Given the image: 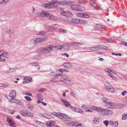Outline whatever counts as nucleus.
I'll use <instances>...</instances> for the list:
<instances>
[{
	"label": "nucleus",
	"mask_w": 127,
	"mask_h": 127,
	"mask_svg": "<svg viewBox=\"0 0 127 127\" xmlns=\"http://www.w3.org/2000/svg\"><path fill=\"white\" fill-rule=\"evenodd\" d=\"M78 5H71V8L73 10H77V7Z\"/></svg>",
	"instance_id": "nucleus-28"
},
{
	"label": "nucleus",
	"mask_w": 127,
	"mask_h": 127,
	"mask_svg": "<svg viewBox=\"0 0 127 127\" xmlns=\"http://www.w3.org/2000/svg\"><path fill=\"white\" fill-rule=\"evenodd\" d=\"M35 123L37 124L38 125H40L43 123H42L37 121H36Z\"/></svg>",
	"instance_id": "nucleus-58"
},
{
	"label": "nucleus",
	"mask_w": 127,
	"mask_h": 127,
	"mask_svg": "<svg viewBox=\"0 0 127 127\" xmlns=\"http://www.w3.org/2000/svg\"><path fill=\"white\" fill-rule=\"evenodd\" d=\"M61 100L64 103L66 107H68L69 108H73L72 106L67 101L63 99H61Z\"/></svg>",
	"instance_id": "nucleus-9"
},
{
	"label": "nucleus",
	"mask_w": 127,
	"mask_h": 127,
	"mask_svg": "<svg viewBox=\"0 0 127 127\" xmlns=\"http://www.w3.org/2000/svg\"><path fill=\"white\" fill-rule=\"evenodd\" d=\"M33 114L32 113L30 112H27V116L26 117H33Z\"/></svg>",
	"instance_id": "nucleus-42"
},
{
	"label": "nucleus",
	"mask_w": 127,
	"mask_h": 127,
	"mask_svg": "<svg viewBox=\"0 0 127 127\" xmlns=\"http://www.w3.org/2000/svg\"><path fill=\"white\" fill-rule=\"evenodd\" d=\"M45 40L44 38H37L32 39L31 41L34 44H37L38 43L43 42Z\"/></svg>",
	"instance_id": "nucleus-3"
},
{
	"label": "nucleus",
	"mask_w": 127,
	"mask_h": 127,
	"mask_svg": "<svg viewBox=\"0 0 127 127\" xmlns=\"http://www.w3.org/2000/svg\"><path fill=\"white\" fill-rule=\"evenodd\" d=\"M68 79L67 76L64 75H61L60 81L63 82L65 84V82Z\"/></svg>",
	"instance_id": "nucleus-16"
},
{
	"label": "nucleus",
	"mask_w": 127,
	"mask_h": 127,
	"mask_svg": "<svg viewBox=\"0 0 127 127\" xmlns=\"http://www.w3.org/2000/svg\"><path fill=\"white\" fill-rule=\"evenodd\" d=\"M16 100L17 104H19L20 105H21V102L18 99H16Z\"/></svg>",
	"instance_id": "nucleus-62"
},
{
	"label": "nucleus",
	"mask_w": 127,
	"mask_h": 127,
	"mask_svg": "<svg viewBox=\"0 0 127 127\" xmlns=\"http://www.w3.org/2000/svg\"><path fill=\"white\" fill-rule=\"evenodd\" d=\"M63 66L66 69H69L72 67V65L70 63L66 62L64 64Z\"/></svg>",
	"instance_id": "nucleus-19"
},
{
	"label": "nucleus",
	"mask_w": 127,
	"mask_h": 127,
	"mask_svg": "<svg viewBox=\"0 0 127 127\" xmlns=\"http://www.w3.org/2000/svg\"><path fill=\"white\" fill-rule=\"evenodd\" d=\"M105 86L109 92L113 93L114 91V90L112 86L108 83H106L104 84Z\"/></svg>",
	"instance_id": "nucleus-4"
},
{
	"label": "nucleus",
	"mask_w": 127,
	"mask_h": 127,
	"mask_svg": "<svg viewBox=\"0 0 127 127\" xmlns=\"http://www.w3.org/2000/svg\"><path fill=\"white\" fill-rule=\"evenodd\" d=\"M105 70L106 71H107V74L108 76L111 77L113 79L117 81L118 80V79L116 77L112 75V74L111 73V72L110 69L106 68L105 69Z\"/></svg>",
	"instance_id": "nucleus-5"
},
{
	"label": "nucleus",
	"mask_w": 127,
	"mask_h": 127,
	"mask_svg": "<svg viewBox=\"0 0 127 127\" xmlns=\"http://www.w3.org/2000/svg\"><path fill=\"white\" fill-rule=\"evenodd\" d=\"M46 47L49 53L50 52L53 48V46L51 45H50L47 46Z\"/></svg>",
	"instance_id": "nucleus-29"
},
{
	"label": "nucleus",
	"mask_w": 127,
	"mask_h": 127,
	"mask_svg": "<svg viewBox=\"0 0 127 127\" xmlns=\"http://www.w3.org/2000/svg\"><path fill=\"white\" fill-rule=\"evenodd\" d=\"M25 98L27 100L29 101H31V99L30 97L28 96H25Z\"/></svg>",
	"instance_id": "nucleus-53"
},
{
	"label": "nucleus",
	"mask_w": 127,
	"mask_h": 127,
	"mask_svg": "<svg viewBox=\"0 0 127 127\" xmlns=\"http://www.w3.org/2000/svg\"><path fill=\"white\" fill-rule=\"evenodd\" d=\"M23 94L25 95H28L30 96H32V94L30 93L29 92L25 91L23 92Z\"/></svg>",
	"instance_id": "nucleus-44"
},
{
	"label": "nucleus",
	"mask_w": 127,
	"mask_h": 127,
	"mask_svg": "<svg viewBox=\"0 0 127 127\" xmlns=\"http://www.w3.org/2000/svg\"><path fill=\"white\" fill-rule=\"evenodd\" d=\"M94 123L95 124H97L99 122V121L98 119L97 118H94L93 120Z\"/></svg>",
	"instance_id": "nucleus-40"
},
{
	"label": "nucleus",
	"mask_w": 127,
	"mask_h": 127,
	"mask_svg": "<svg viewBox=\"0 0 127 127\" xmlns=\"http://www.w3.org/2000/svg\"><path fill=\"white\" fill-rule=\"evenodd\" d=\"M71 45L74 46H79V45H78V44L80 45H82V44L81 43H77L76 42H71Z\"/></svg>",
	"instance_id": "nucleus-32"
},
{
	"label": "nucleus",
	"mask_w": 127,
	"mask_h": 127,
	"mask_svg": "<svg viewBox=\"0 0 127 127\" xmlns=\"http://www.w3.org/2000/svg\"><path fill=\"white\" fill-rule=\"evenodd\" d=\"M24 79L26 80L27 81H28L29 82H31L32 79V78L30 77L26 76L24 78Z\"/></svg>",
	"instance_id": "nucleus-39"
},
{
	"label": "nucleus",
	"mask_w": 127,
	"mask_h": 127,
	"mask_svg": "<svg viewBox=\"0 0 127 127\" xmlns=\"http://www.w3.org/2000/svg\"><path fill=\"white\" fill-rule=\"evenodd\" d=\"M113 122L112 121H109V124L111 126H113Z\"/></svg>",
	"instance_id": "nucleus-64"
},
{
	"label": "nucleus",
	"mask_w": 127,
	"mask_h": 127,
	"mask_svg": "<svg viewBox=\"0 0 127 127\" xmlns=\"http://www.w3.org/2000/svg\"><path fill=\"white\" fill-rule=\"evenodd\" d=\"M20 113V114L23 115V116H27V112H25L23 110H22L19 111Z\"/></svg>",
	"instance_id": "nucleus-35"
},
{
	"label": "nucleus",
	"mask_w": 127,
	"mask_h": 127,
	"mask_svg": "<svg viewBox=\"0 0 127 127\" xmlns=\"http://www.w3.org/2000/svg\"><path fill=\"white\" fill-rule=\"evenodd\" d=\"M110 71L111 72V73L113 74H116V73L115 71L114 70H110Z\"/></svg>",
	"instance_id": "nucleus-59"
},
{
	"label": "nucleus",
	"mask_w": 127,
	"mask_h": 127,
	"mask_svg": "<svg viewBox=\"0 0 127 127\" xmlns=\"http://www.w3.org/2000/svg\"><path fill=\"white\" fill-rule=\"evenodd\" d=\"M65 115L62 113H58L57 114V116L58 118L63 120Z\"/></svg>",
	"instance_id": "nucleus-26"
},
{
	"label": "nucleus",
	"mask_w": 127,
	"mask_h": 127,
	"mask_svg": "<svg viewBox=\"0 0 127 127\" xmlns=\"http://www.w3.org/2000/svg\"><path fill=\"white\" fill-rule=\"evenodd\" d=\"M76 125V122H70L67 124V125L69 127H72Z\"/></svg>",
	"instance_id": "nucleus-27"
},
{
	"label": "nucleus",
	"mask_w": 127,
	"mask_h": 127,
	"mask_svg": "<svg viewBox=\"0 0 127 127\" xmlns=\"http://www.w3.org/2000/svg\"><path fill=\"white\" fill-rule=\"evenodd\" d=\"M92 109L98 112H101L103 116H109L113 114V111L111 109L108 108H104L97 107L93 106Z\"/></svg>",
	"instance_id": "nucleus-1"
},
{
	"label": "nucleus",
	"mask_w": 127,
	"mask_h": 127,
	"mask_svg": "<svg viewBox=\"0 0 127 127\" xmlns=\"http://www.w3.org/2000/svg\"><path fill=\"white\" fill-rule=\"evenodd\" d=\"M127 94V92L126 91H124L122 93L121 95L123 96H124Z\"/></svg>",
	"instance_id": "nucleus-56"
},
{
	"label": "nucleus",
	"mask_w": 127,
	"mask_h": 127,
	"mask_svg": "<svg viewBox=\"0 0 127 127\" xmlns=\"http://www.w3.org/2000/svg\"><path fill=\"white\" fill-rule=\"evenodd\" d=\"M37 97L38 99L40 100H42L43 99V96L41 94H39L37 95Z\"/></svg>",
	"instance_id": "nucleus-43"
},
{
	"label": "nucleus",
	"mask_w": 127,
	"mask_h": 127,
	"mask_svg": "<svg viewBox=\"0 0 127 127\" xmlns=\"http://www.w3.org/2000/svg\"><path fill=\"white\" fill-rule=\"evenodd\" d=\"M102 100L104 102L107 104L108 103V102L110 100H109L107 98L105 97H102Z\"/></svg>",
	"instance_id": "nucleus-36"
},
{
	"label": "nucleus",
	"mask_w": 127,
	"mask_h": 127,
	"mask_svg": "<svg viewBox=\"0 0 127 127\" xmlns=\"http://www.w3.org/2000/svg\"><path fill=\"white\" fill-rule=\"evenodd\" d=\"M54 47L58 50H61L64 48V47L62 45H57L55 46Z\"/></svg>",
	"instance_id": "nucleus-41"
},
{
	"label": "nucleus",
	"mask_w": 127,
	"mask_h": 127,
	"mask_svg": "<svg viewBox=\"0 0 127 127\" xmlns=\"http://www.w3.org/2000/svg\"><path fill=\"white\" fill-rule=\"evenodd\" d=\"M72 109L73 111L78 113H82L83 112L82 109L79 108H76L75 107L73 108Z\"/></svg>",
	"instance_id": "nucleus-20"
},
{
	"label": "nucleus",
	"mask_w": 127,
	"mask_h": 127,
	"mask_svg": "<svg viewBox=\"0 0 127 127\" xmlns=\"http://www.w3.org/2000/svg\"><path fill=\"white\" fill-rule=\"evenodd\" d=\"M61 74L56 75L53 77L51 80L52 82H55L60 81Z\"/></svg>",
	"instance_id": "nucleus-6"
},
{
	"label": "nucleus",
	"mask_w": 127,
	"mask_h": 127,
	"mask_svg": "<svg viewBox=\"0 0 127 127\" xmlns=\"http://www.w3.org/2000/svg\"><path fill=\"white\" fill-rule=\"evenodd\" d=\"M61 14L67 17H70L72 15V14L71 12L67 11L61 12Z\"/></svg>",
	"instance_id": "nucleus-11"
},
{
	"label": "nucleus",
	"mask_w": 127,
	"mask_h": 127,
	"mask_svg": "<svg viewBox=\"0 0 127 127\" xmlns=\"http://www.w3.org/2000/svg\"><path fill=\"white\" fill-rule=\"evenodd\" d=\"M70 94L73 96L75 97V94L73 92L71 91L70 92Z\"/></svg>",
	"instance_id": "nucleus-57"
},
{
	"label": "nucleus",
	"mask_w": 127,
	"mask_h": 127,
	"mask_svg": "<svg viewBox=\"0 0 127 127\" xmlns=\"http://www.w3.org/2000/svg\"><path fill=\"white\" fill-rule=\"evenodd\" d=\"M127 119V114H124L123 116L122 119L125 120Z\"/></svg>",
	"instance_id": "nucleus-52"
},
{
	"label": "nucleus",
	"mask_w": 127,
	"mask_h": 127,
	"mask_svg": "<svg viewBox=\"0 0 127 127\" xmlns=\"http://www.w3.org/2000/svg\"><path fill=\"white\" fill-rule=\"evenodd\" d=\"M0 55V61L5 62V60L9 57V55L6 53L3 52L2 51Z\"/></svg>",
	"instance_id": "nucleus-2"
},
{
	"label": "nucleus",
	"mask_w": 127,
	"mask_h": 127,
	"mask_svg": "<svg viewBox=\"0 0 127 127\" xmlns=\"http://www.w3.org/2000/svg\"><path fill=\"white\" fill-rule=\"evenodd\" d=\"M79 21L80 24H87V21L82 19H79Z\"/></svg>",
	"instance_id": "nucleus-37"
},
{
	"label": "nucleus",
	"mask_w": 127,
	"mask_h": 127,
	"mask_svg": "<svg viewBox=\"0 0 127 127\" xmlns=\"http://www.w3.org/2000/svg\"><path fill=\"white\" fill-rule=\"evenodd\" d=\"M107 104L109 105V106H110L111 108H113L114 105V104L113 103H112L111 101L110 100L108 102V103Z\"/></svg>",
	"instance_id": "nucleus-33"
},
{
	"label": "nucleus",
	"mask_w": 127,
	"mask_h": 127,
	"mask_svg": "<svg viewBox=\"0 0 127 127\" xmlns=\"http://www.w3.org/2000/svg\"><path fill=\"white\" fill-rule=\"evenodd\" d=\"M39 50L44 53H49L46 47L45 48H39Z\"/></svg>",
	"instance_id": "nucleus-22"
},
{
	"label": "nucleus",
	"mask_w": 127,
	"mask_h": 127,
	"mask_svg": "<svg viewBox=\"0 0 127 127\" xmlns=\"http://www.w3.org/2000/svg\"><path fill=\"white\" fill-rule=\"evenodd\" d=\"M75 4L74 2V1H69V4L70 5V6L71 7V5H74Z\"/></svg>",
	"instance_id": "nucleus-55"
},
{
	"label": "nucleus",
	"mask_w": 127,
	"mask_h": 127,
	"mask_svg": "<svg viewBox=\"0 0 127 127\" xmlns=\"http://www.w3.org/2000/svg\"><path fill=\"white\" fill-rule=\"evenodd\" d=\"M77 11H83L84 10V8L82 6L80 5H78Z\"/></svg>",
	"instance_id": "nucleus-38"
},
{
	"label": "nucleus",
	"mask_w": 127,
	"mask_h": 127,
	"mask_svg": "<svg viewBox=\"0 0 127 127\" xmlns=\"http://www.w3.org/2000/svg\"><path fill=\"white\" fill-rule=\"evenodd\" d=\"M52 3L53 2L50 3H46L43 4V6L44 7L49 8H53Z\"/></svg>",
	"instance_id": "nucleus-12"
},
{
	"label": "nucleus",
	"mask_w": 127,
	"mask_h": 127,
	"mask_svg": "<svg viewBox=\"0 0 127 127\" xmlns=\"http://www.w3.org/2000/svg\"><path fill=\"white\" fill-rule=\"evenodd\" d=\"M59 71L61 72H64L65 71V69H59Z\"/></svg>",
	"instance_id": "nucleus-63"
},
{
	"label": "nucleus",
	"mask_w": 127,
	"mask_h": 127,
	"mask_svg": "<svg viewBox=\"0 0 127 127\" xmlns=\"http://www.w3.org/2000/svg\"><path fill=\"white\" fill-rule=\"evenodd\" d=\"M47 31L49 32H52L54 31L53 29L52 26L49 27L48 29V30Z\"/></svg>",
	"instance_id": "nucleus-51"
},
{
	"label": "nucleus",
	"mask_w": 127,
	"mask_h": 127,
	"mask_svg": "<svg viewBox=\"0 0 127 127\" xmlns=\"http://www.w3.org/2000/svg\"><path fill=\"white\" fill-rule=\"evenodd\" d=\"M76 125H75L76 126V127H82V125L81 124H77V123L76 122Z\"/></svg>",
	"instance_id": "nucleus-61"
},
{
	"label": "nucleus",
	"mask_w": 127,
	"mask_h": 127,
	"mask_svg": "<svg viewBox=\"0 0 127 127\" xmlns=\"http://www.w3.org/2000/svg\"><path fill=\"white\" fill-rule=\"evenodd\" d=\"M90 49L92 51H97L100 50V46L92 47L90 48Z\"/></svg>",
	"instance_id": "nucleus-18"
},
{
	"label": "nucleus",
	"mask_w": 127,
	"mask_h": 127,
	"mask_svg": "<svg viewBox=\"0 0 127 127\" xmlns=\"http://www.w3.org/2000/svg\"><path fill=\"white\" fill-rule=\"evenodd\" d=\"M74 83V81L68 78L66 81L65 82V84L68 85H73Z\"/></svg>",
	"instance_id": "nucleus-21"
},
{
	"label": "nucleus",
	"mask_w": 127,
	"mask_h": 127,
	"mask_svg": "<svg viewBox=\"0 0 127 127\" xmlns=\"http://www.w3.org/2000/svg\"><path fill=\"white\" fill-rule=\"evenodd\" d=\"M55 121H48L46 122V125L47 126L50 127L54 126L55 124Z\"/></svg>",
	"instance_id": "nucleus-23"
},
{
	"label": "nucleus",
	"mask_w": 127,
	"mask_h": 127,
	"mask_svg": "<svg viewBox=\"0 0 127 127\" xmlns=\"http://www.w3.org/2000/svg\"><path fill=\"white\" fill-rule=\"evenodd\" d=\"M46 17L53 20H55L57 19L56 16L46 12Z\"/></svg>",
	"instance_id": "nucleus-10"
},
{
	"label": "nucleus",
	"mask_w": 127,
	"mask_h": 127,
	"mask_svg": "<svg viewBox=\"0 0 127 127\" xmlns=\"http://www.w3.org/2000/svg\"><path fill=\"white\" fill-rule=\"evenodd\" d=\"M79 19H72L71 20V22H72L78 24L79 23Z\"/></svg>",
	"instance_id": "nucleus-31"
},
{
	"label": "nucleus",
	"mask_w": 127,
	"mask_h": 127,
	"mask_svg": "<svg viewBox=\"0 0 127 127\" xmlns=\"http://www.w3.org/2000/svg\"><path fill=\"white\" fill-rule=\"evenodd\" d=\"M90 3L95 9L96 8L95 7L98 5V3L97 2H95L92 0H91L90 1Z\"/></svg>",
	"instance_id": "nucleus-25"
},
{
	"label": "nucleus",
	"mask_w": 127,
	"mask_h": 127,
	"mask_svg": "<svg viewBox=\"0 0 127 127\" xmlns=\"http://www.w3.org/2000/svg\"><path fill=\"white\" fill-rule=\"evenodd\" d=\"M77 16L79 17L84 18H88L90 17L89 14L83 13H78L77 14Z\"/></svg>",
	"instance_id": "nucleus-7"
},
{
	"label": "nucleus",
	"mask_w": 127,
	"mask_h": 127,
	"mask_svg": "<svg viewBox=\"0 0 127 127\" xmlns=\"http://www.w3.org/2000/svg\"><path fill=\"white\" fill-rule=\"evenodd\" d=\"M46 12H38L35 13V14L38 16L43 17H46Z\"/></svg>",
	"instance_id": "nucleus-17"
},
{
	"label": "nucleus",
	"mask_w": 127,
	"mask_h": 127,
	"mask_svg": "<svg viewBox=\"0 0 127 127\" xmlns=\"http://www.w3.org/2000/svg\"><path fill=\"white\" fill-rule=\"evenodd\" d=\"M71 120V118L69 116L65 115L64 116L63 120L68 121Z\"/></svg>",
	"instance_id": "nucleus-24"
},
{
	"label": "nucleus",
	"mask_w": 127,
	"mask_h": 127,
	"mask_svg": "<svg viewBox=\"0 0 127 127\" xmlns=\"http://www.w3.org/2000/svg\"><path fill=\"white\" fill-rule=\"evenodd\" d=\"M95 28L96 30L98 31L101 30V27L99 24L95 25Z\"/></svg>",
	"instance_id": "nucleus-34"
},
{
	"label": "nucleus",
	"mask_w": 127,
	"mask_h": 127,
	"mask_svg": "<svg viewBox=\"0 0 127 127\" xmlns=\"http://www.w3.org/2000/svg\"><path fill=\"white\" fill-rule=\"evenodd\" d=\"M121 44L127 46V44L126 43V42L124 41L121 42Z\"/></svg>",
	"instance_id": "nucleus-60"
},
{
	"label": "nucleus",
	"mask_w": 127,
	"mask_h": 127,
	"mask_svg": "<svg viewBox=\"0 0 127 127\" xmlns=\"http://www.w3.org/2000/svg\"><path fill=\"white\" fill-rule=\"evenodd\" d=\"M7 121L9 123L8 124L11 127H15V125L14 122L9 118H7Z\"/></svg>",
	"instance_id": "nucleus-14"
},
{
	"label": "nucleus",
	"mask_w": 127,
	"mask_h": 127,
	"mask_svg": "<svg viewBox=\"0 0 127 127\" xmlns=\"http://www.w3.org/2000/svg\"><path fill=\"white\" fill-rule=\"evenodd\" d=\"M118 125V123L117 121H115L113 123V126H112L116 127H117Z\"/></svg>",
	"instance_id": "nucleus-48"
},
{
	"label": "nucleus",
	"mask_w": 127,
	"mask_h": 127,
	"mask_svg": "<svg viewBox=\"0 0 127 127\" xmlns=\"http://www.w3.org/2000/svg\"><path fill=\"white\" fill-rule=\"evenodd\" d=\"M14 71V69L13 68H10L9 69H8L5 71V72L6 73H12Z\"/></svg>",
	"instance_id": "nucleus-30"
},
{
	"label": "nucleus",
	"mask_w": 127,
	"mask_h": 127,
	"mask_svg": "<svg viewBox=\"0 0 127 127\" xmlns=\"http://www.w3.org/2000/svg\"><path fill=\"white\" fill-rule=\"evenodd\" d=\"M63 3V2H58L57 0H56L55 1H53L52 4L53 5V8L57 7L58 6H59V5H61L62 3Z\"/></svg>",
	"instance_id": "nucleus-13"
},
{
	"label": "nucleus",
	"mask_w": 127,
	"mask_h": 127,
	"mask_svg": "<svg viewBox=\"0 0 127 127\" xmlns=\"http://www.w3.org/2000/svg\"><path fill=\"white\" fill-rule=\"evenodd\" d=\"M46 34L45 32L44 31H42L38 32L37 34L38 35H44Z\"/></svg>",
	"instance_id": "nucleus-46"
},
{
	"label": "nucleus",
	"mask_w": 127,
	"mask_h": 127,
	"mask_svg": "<svg viewBox=\"0 0 127 127\" xmlns=\"http://www.w3.org/2000/svg\"><path fill=\"white\" fill-rule=\"evenodd\" d=\"M9 0H0V3H2L4 2L5 3L9 1Z\"/></svg>",
	"instance_id": "nucleus-54"
},
{
	"label": "nucleus",
	"mask_w": 127,
	"mask_h": 127,
	"mask_svg": "<svg viewBox=\"0 0 127 127\" xmlns=\"http://www.w3.org/2000/svg\"><path fill=\"white\" fill-rule=\"evenodd\" d=\"M16 93L15 90H12L10 91L9 96L12 99H14L16 97Z\"/></svg>",
	"instance_id": "nucleus-8"
},
{
	"label": "nucleus",
	"mask_w": 127,
	"mask_h": 127,
	"mask_svg": "<svg viewBox=\"0 0 127 127\" xmlns=\"http://www.w3.org/2000/svg\"><path fill=\"white\" fill-rule=\"evenodd\" d=\"M103 123L105 125V126H107L109 124V121L108 120H106L104 121H103Z\"/></svg>",
	"instance_id": "nucleus-49"
},
{
	"label": "nucleus",
	"mask_w": 127,
	"mask_h": 127,
	"mask_svg": "<svg viewBox=\"0 0 127 127\" xmlns=\"http://www.w3.org/2000/svg\"><path fill=\"white\" fill-rule=\"evenodd\" d=\"M58 31L60 32H61L63 33H65L66 32V31L64 29L60 28L58 29Z\"/></svg>",
	"instance_id": "nucleus-47"
},
{
	"label": "nucleus",
	"mask_w": 127,
	"mask_h": 127,
	"mask_svg": "<svg viewBox=\"0 0 127 127\" xmlns=\"http://www.w3.org/2000/svg\"><path fill=\"white\" fill-rule=\"evenodd\" d=\"M38 63L36 62H33L31 63V65L33 66H36L38 64Z\"/></svg>",
	"instance_id": "nucleus-50"
},
{
	"label": "nucleus",
	"mask_w": 127,
	"mask_h": 127,
	"mask_svg": "<svg viewBox=\"0 0 127 127\" xmlns=\"http://www.w3.org/2000/svg\"><path fill=\"white\" fill-rule=\"evenodd\" d=\"M100 50L101 49H102L104 50H108V48L106 46H100Z\"/></svg>",
	"instance_id": "nucleus-45"
},
{
	"label": "nucleus",
	"mask_w": 127,
	"mask_h": 127,
	"mask_svg": "<svg viewBox=\"0 0 127 127\" xmlns=\"http://www.w3.org/2000/svg\"><path fill=\"white\" fill-rule=\"evenodd\" d=\"M68 79L67 76L64 75H61L60 81L63 82L65 84V82Z\"/></svg>",
	"instance_id": "nucleus-15"
}]
</instances>
